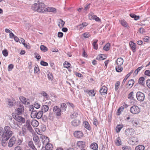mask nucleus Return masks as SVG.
<instances>
[{"instance_id": "obj_9", "label": "nucleus", "mask_w": 150, "mask_h": 150, "mask_svg": "<svg viewBox=\"0 0 150 150\" xmlns=\"http://www.w3.org/2000/svg\"><path fill=\"white\" fill-rule=\"evenodd\" d=\"M33 140L37 147L39 148L40 146V144L39 138L37 135L35 134L33 136Z\"/></svg>"}, {"instance_id": "obj_14", "label": "nucleus", "mask_w": 150, "mask_h": 150, "mask_svg": "<svg viewBox=\"0 0 150 150\" xmlns=\"http://www.w3.org/2000/svg\"><path fill=\"white\" fill-rule=\"evenodd\" d=\"M107 88L104 86L100 89L99 92L101 95H104L107 94Z\"/></svg>"}, {"instance_id": "obj_36", "label": "nucleus", "mask_w": 150, "mask_h": 150, "mask_svg": "<svg viewBox=\"0 0 150 150\" xmlns=\"http://www.w3.org/2000/svg\"><path fill=\"white\" fill-rule=\"evenodd\" d=\"M110 46V44L109 43H108L106 44L103 47V50L106 51H108L110 49L109 47Z\"/></svg>"}, {"instance_id": "obj_41", "label": "nucleus", "mask_w": 150, "mask_h": 150, "mask_svg": "<svg viewBox=\"0 0 150 150\" xmlns=\"http://www.w3.org/2000/svg\"><path fill=\"white\" fill-rule=\"evenodd\" d=\"M95 17H96V16L94 15L93 13H91L88 15V18L90 20H94Z\"/></svg>"}, {"instance_id": "obj_46", "label": "nucleus", "mask_w": 150, "mask_h": 150, "mask_svg": "<svg viewBox=\"0 0 150 150\" xmlns=\"http://www.w3.org/2000/svg\"><path fill=\"white\" fill-rule=\"evenodd\" d=\"M36 111H37L35 110L32 112L31 113L30 116L32 118H35V117H36Z\"/></svg>"}, {"instance_id": "obj_31", "label": "nucleus", "mask_w": 150, "mask_h": 150, "mask_svg": "<svg viewBox=\"0 0 150 150\" xmlns=\"http://www.w3.org/2000/svg\"><path fill=\"white\" fill-rule=\"evenodd\" d=\"M145 80V78L143 77H141L139 79V83L142 86H144V82Z\"/></svg>"}, {"instance_id": "obj_3", "label": "nucleus", "mask_w": 150, "mask_h": 150, "mask_svg": "<svg viewBox=\"0 0 150 150\" xmlns=\"http://www.w3.org/2000/svg\"><path fill=\"white\" fill-rule=\"evenodd\" d=\"M17 108L15 110L16 115H21L24 113V107L23 105L20 103L17 105Z\"/></svg>"}, {"instance_id": "obj_24", "label": "nucleus", "mask_w": 150, "mask_h": 150, "mask_svg": "<svg viewBox=\"0 0 150 150\" xmlns=\"http://www.w3.org/2000/svg\"><path fill=\"white\" fill-rule=\"evenodd\" d=\"M133 71H131L129 73L127 74L125 78L124 79L123 81L122 82V86L125 83V82H126L127 79V78L130 76L133 73Z\"/></svg>"}, {"instance_id": "obj_13", "label": "nucleus", "mask_w": 150, "mask_h": 150, "mask_svg": "<svg viewBox=\"0 0 150 150\" xmlns=\"http://www.w3.org/2000/svg\"><path fill=\"white\" fill-rule=\"evenodd\" d=\"M20 100L24 104L28 105L30 104L29 100L26 99L25 98L20 96L19 98Z\"/></svg>"}, {"instance_id": "obj_60", "label": "nucleus", "mask_w": 150, "mask_h": 150, "mask_svg": "<svg viewBox=\"0 0 150 150\" xmlns=\"http://www.w3.org/2000/svg\"><path fill=\"white\" fill-rule=\"evenodd\" d=\"M40 104L38 103H37L35 102L34 104V107L36 109H38L40 108Z\"/></svg>"}, {"instance_id": "obj_25", "label": "nucleus", "mask_w": 150, "mask_h": 150, "mask_svg": "<svg viewBox=\"0 0 150 150\" xmlns=\"http://www.w3.org/2000/svg\"><path fill=\"white\" fill-rule=\"evenodd\" d=\"M30 123L32 125L35 127H37L39 125L38 122L35 120H32Z\"/></svg>"}, {"instance_id": "obj_56", "label": "nucleus", "mask_w": 150, "mask_h": 150, "mask_svg": "<svg viewBox=\"0 0 150 150\" xmlns=\"http://www.w3.org/2000/svg\"><path fill=\"white\" fill-rule=\"evenodd\" d=\"M14 66L13 64H11L8 65V70L9 71H11L13 68Z\"/></svg>"}, {"instance_id": "obj_40", "label": "nucleus", "mask_w": 150, "mask_h": 150, "mask_svg": "<svg viewBox=\"0 0 150 150\" xmlns=\"http://www.w3.org/2000/svg\"><path fill=\"white\" fill-rule=\"evenodd\" d=\"M121 25L124 27H125L127 26V23L124 20H121L120 21Z\"/></svg>"}, {"instance_id": "obj_34", "label": "nucleus", "mask_w": 150, "mask_h": 150, "mask_svg": "<svg viewBox=\"0 0 150 150\" xmlns=\"http://www.w3.org/2000/svg\"><path fill=\"white\" fill-rule=\"evenodd\" d=\"M115 143L117 146H120L121 145V142L119 137H117L115 140Z\"/></svg>"}, {"instance_id": "obj_1", "label": "nucleus", "mask_w": 150, "mask_h": 150, "mask_svg": "<svg viewBox=\"0 0 150 150\" xmlns=\"http://www.w3.org/2000/svg\"><path fill=\"white\" fill-rule=\"evenodd\" d=\"M12 134V132L9 126H7L4 127L3 132L1 135V144L2 146H5L6 145V141L11 137Z\"/></svg>"}, {"instance_id": "obj_43", "label": "nucleus", "mask_w": 150, "mask_h": 150, "mask_svg": "<svg viewBox=\"0 0 150 150\" xmlns=\"http://www.w3.org/2000/svg\"><path fill=\"white\" fill-rule=\"evenodd\" d=\"M43 111H40L38 112L37 119H39L41 118L42 116Z\"/></svg>"}, {"instance_id": "obj_52", "label": "nucleus", "mask_w": 150, "mask_h": 150, "mask_svg": "<svg viewBox=\"0 0 150 150\" xmlns=\"http://www.w3.org/2000/svg\"><path fill=\"white\" fill-rule=\"evenodd\" d=\"M47 11L51 12H56V8H47Z\"/></svg>"}, {"instance_id": "obj_19", "label": "nucleus", "mask_w": 150, "mask_h": 150, "mask_svg": "<svg viewBox=\"0 0 150 150\" xmlns=\"http://www.w3.org/2000/svg\"><path fill=\"white\" fill-rule=\"evenodd\" d=\"M134 81L132 79L129 80L127 84L126 88H131L133 86L134 83Z\"/></svg>"}, {"instance_id": "obj_15", "label": "nucleus", "mask_w": 150, "mask_h": 150, "mask_svg": "<svg viewBox=\"0 0 150 150\" xmlns=\"http://www.w3.org/2000/svg\"><path fill=\"white\" fill-rule=\"evenodd\" d=\"M16 141V138L13 136L9 140L8 143V146L9 147L12 146L15 144Z\"/></svg>"}, {"instance_id": "obj_44", "label": "nucleus", "mask_w": 150, "mask_h": 150, "mask_svg": "<svg viewBox=\"0 0 150 150\" xmlns=\"http://www.w3.org/2000/svg\"><path fill=\"white\" fill-rule=\"evenodd\" d=\"M120 84V82L119 81L116 82L115 83V91H117L119 88V86Z\"/></svg>"}, {"instance_id": "obj_35", "label": "nucleus", "mask_w": 150, "mask_h": 150, "mask_svg": "<svg viewBox=\"0 0 150 150\" xmlns=\"http://www.w3.org/2000/svg\"><path fill=\"white\" fill-rule=\"evenodd\" d=\"M130 16L133 18H134L135 20H137L139 18V16H137L133 13H131L129 14Z\"/></svg>"}, {"instance_id": "obj_30", "label": "nucleus", "mask_w": 150, "mask_h": 150, "mask_svg": "<svg viewBox=\"0 0 150 150\" xmlns=\"http://www.w3.org/2000/svg\"><path fill=\"white\" fill-rule=\"evenodd\" d=\"M145 147L142 145H139L136 146L135 150H144Z\"/></svg>"}, {"instance_id": "obj_62", "label": "nucleus", "mask_w": 150, "mask_h": 150, "mask_svg": "<svg viewBox=\"0 0 150 150\" xmlns=\"http://www.w3.org/2000/svg\"><path fill=\"white\" fill-rule=\"evenodd\" d=\"M83 28V25H82V24L78 25L77 26V28L79 30H81Z\"/></svg>"}, {"instance_id": "obj_8", "label": "nucleus", "mask_w": 150, "mask_h": 150, "mask_svg": "<svg viewBox=\"0 0 150 150\" xmlns=\"http://www.w3.org/2000/svg\"><path fill=\"white\" fill-rule=\"evenodd\" d=\"M19 115H13V118L17 121L21 123H24L25 122V119L24 118Z\"/></svg>"}, {"instance_id": "obj_28", "label": "nucleus", "mask_w": 150, "mask_h": 150, "mask_svg": "<svg viewBox=\"0 0 150 150\" xmlns=\"http://www.w3.org/2000/svg\"><path fill=\"white\" fill-rule=\"evenodd\" d=\"M83 124L84 125L85 127L87 129L90 130L91 129V128L88 122L86 121H84Z\"/></svg>"}, {"instance_id": "obj_12", "label": "nucleus", "mask_w": 150, "mask_h": 150, "mask_svg": "<svg viewBox=\"0 0 150 150\" xmlns=\"http://www.w3.org/2000/svg\"><path fill=\"white\" fill-rule=\"evenodd\" d=\"M14 102L16 103L15 100L13 98H12L11 99H7V103L9 108H12L13 106Z\"/></svg>"}, {"instance_id": "obj_55", "label": "nucleus", "mask_w": 150, "mask_h": 150, "mask_svg": "<svg viewBox=\"0 0 150 150\" xmlns=\"http://www.w3.org/2000/svg\"><path fill=\"white\" fill-rule=\"evenodd\" d=\"M40 71L38 65H35L34 68V71L35 73H38Z\"/></svg>"}, {"instance_id": "obj_37", "label": "nucleus", "mask_w": 150, "mask_h": 150, "mask_svg": "<svg viewBox=\"0 0 150 150\" xmlns=\"http://www.w3.org/2000/svg\"><path fill=\"white\" fill-rule=\"evenodd\" d=\"M67 105L66 104L62 103L61 105V109L62 111H65L67 108Z\"/></svg>"}, {"instance_id": "obj_4", "label": "nucleus", "mask_w": 150, "mask_h": 150, "mask_svg": "<svg viewBox=\"0 0 150 150\" xmlns=\"http://www.w3.org/2000/svg\"><path fill=\"white\" fill-rule=\"evenodd\" d=\"M53 111L54 114L56 116H59L61 115L62 110L58 106H54L53 108Z\"/></svg>"}, {"instance_id": "obj_61", "label": "nucleus", "mask_w": 150, "mask_h": 150, "mask_svg": "<svg viewBox=\"0 0 150 150\" xmlns=\"http://www.w3.org/2000/svg\"><path fill=\"white\" fill-rule=\"evenodd\" d=\"M149 38L147 36H146L143 38V40L144 42H148L149 40Z\"/></svg>"}, {"instance_id": "obj_26", "label": "nucleus", "mask_w": 150, "mask_h": 150, "mask_svg": "<svg viewBox=\"0 0 150 150\" xmlns=\"http://www.w3.org/2000/svg\"><path fill=\"white\" fill-rule=\"evenodd\" d=\"M90 147L93 150H97L98 148V146L97 143L94 142L91 144Z\"/></svg>"}, {"instance_id": "obj_2", "label": "nucleus", "mask_w": 150, "mask_h": 150, "mask_svg": "<svg viewBox=\"0 0 150 150\" xmlns=\"http://www.w3.org/2000/svg\"><path fill=\"white\" fill-rule=\"evenodd\" d=\"M31 9L33 11L38 12H44L47 11V8H45V4L42 3H36L33 4Z\"/></svg>"}, {"instance_id": "obj_63", "label": "nucleus", "mask_w": 150, "mask_h": 150, "mask_svg": "<svg viewBox=\"0 0 150 150\" xmlns=\"http://www.w3.org/2000/svg\"><path fill=\"white\" fill-rule=\"evenodd\" d=\"M144 74L146 75L150 76V71L148 70H146L144 72Z\"/></svg>"}, {"instance_id": "obj_64", "label": "nucleus", "mask_w": 150, "mask_h": 150, "mask_svg": "<svg viewBox=\"0 0 150 150\" xmlns=\"http://www.w3.org/2000/svg\"><path fill=\"white\" fill-rule=\"evenodd\" d=\"M14 150H23L22 148L20 146H17L14 148Z\"/></svg>"}, {"instance_id": "obj_7", "label": "nucleus", "mask_w": 150, "mask_h": 150, "mask_svg": "<svg viewBox=\"0 0 150 150\" xmlns=\"http://www.w3.org/2000/svg\"><path fill=\"white\" fill-rule=\"evenodd\" d=\"M136 97L137 99L139 101H143L145 98L144 94L141 92H138L136 94Z\"/></svg>"}, {"instance_id": "obj_38", "label": "nucleus", "mask_w": 150, "mask_h": 150, "mask_svg": "<svg viewBox=\"0 0 150 150\" xmlns=\"http://www.w3.org/2000/svg\"><path fill=\"white\" fill-rule=\"evenodd\" d=\"M123 127L122 125H117L116 127V130L117 132L118 133L120 132Z\"/></svg>"}, {"instance_id": "obj_51", "label": "nucleus", "mask_w": 150, "mask_h": 150, "mask_svg": "<svg viewBox=\"0 0 150 150\" xmlns=\"http://www.w3.org/2000/svg\"><path fill=\"white\" fill-rule=\"evenodd\" d=\"M124 109V107H122V106H121L117 110V115H119L121 111H122Z\"/></svg>"}, {"instance_id": "obj_29", "label": "nucleus", "mask_w": 150, "mask_h": 150, "mask_svg": "<svg viewBox=\"0 0 150 150\" xmlns=\"http://www.w3.org/2000/svg\"><path fill=\"white\" fill-rule=\"evenodd\" d=\"M86 92L89 95L92 96H94L96 94V92L94 90H91L90 91L87 90Z\"/></svg>"}, {"instance_id": "obj_45", "label": "nucleus", "mask_w": 150, "mask_h": 150, "mask_svg": "<svg viewBox=\"0 0 150 150\" xmlns=\"http://www.w3.org/2000/svg\"><path fill=\"white\" fill-rule=\"evenodd\" d=\"M116 71L117 72H120L123 70V68L120 66H117L116 67Z\"/></svg>"}, {"instance_id": "obj_32", "label": "nucleus", "mask_w": 150, "mask_h": 150, "mask_svg": "<svg viewBox=\"0 0 150 150\" xmlns=\"http://www.w3.org/2000/svg\"><path fill=\"white\" fill-rule=\"evenodd\" d=\"M59 24H58V25L59 27L61 28L64 26V24H65V22L62 19H60L59 20Z\"/></svg>"}, {"instance_id": "obj_58", "label": "nucleus", "mask_w": 150, "mask_h": 150, "mask_svg": "<svg viewBox=\"0 0 150 150\" xmlns=\"http://www.w3.org/2000/svg\"><path fill=\"white\" fill-rule=\"evenodd\" d=\"M40 64L41 65L44 66H47L48 65V64L47 62H45L43 61H41L40 62Z\"/></svg>"}, {"instance_id": "obj_16", "label": "nucleus", "mask_w": 150, "mask_h": 150, "mask_svg": "<svg viewBox=\"0 0 150 150\" xmlns=\"http://www.w3.org/2000/svg\"><path fill=\"white\" fill-rule=\"evenodd\" d=\"M129 44L133 52H134L136 51V44L133 42L132 41H130Z\"/></svg>"}, {"instance_id": "obj_17", "label": "nucleus", "mask_w": 150, "mask_h": 150, "mask_svg": "<svg viewBox=\"0 0 150 150\" xmlns=\"http://www.w3.org/2000/svg\"><path fill=\"white\" fill-rule=\"evenodd\" d=\"M27 133V130L25 127H22V130L19 131V134L21 136H24Z\"/></svg>"}, {"instance_id": "obj_59", "label": "nucleus", "mask_w": 150, "mask_h": 150, "mask_svg": "<svg viewBox=\"0 0 150 150\" xmlns=\"http://www.w3.org/2000/svg\"><path fill=\"white\" fill-rule=\"evenodd\" d=\"M48 77L49 79L52 81L53 79V76L52 73H49L48 74Z\"/></svg>"}, {"instance_id": "obj_33", "label": "nucleus", "mask_w": 150, "mask_h": 150, "mask_svg": "<svg viewBox=\"0 0 150 150\" xmlns=\"http://www.w3.org/2000/svg\"><path fill=\"white\" fill-rule=\"evenodd\" d=\"M98 40H95L94 42L92 43V45L93 47V48L96 50H97L98 49V45L97 44Z\"/></svg>"}, {"instance_id": "obj_49", "label": "nucleus", "mask_w": 150, "mask_h": 150, "mask_svg": "<svg viewBox=\"0 0 150 150\" xmlns=\"http://www.w3.org/2000/svg\"><path fill=\"white\" fill-rule=\"evenodd\" d=\"M82 35L85 38H88L91 36V35L89 33H85L82 34Z\"/></svg>"}, {"instance_id": "obj_27", "label": "nucleus", "mask_w": 150, "mask_h": 150, "mask_svg": "<svg viewBox=\"0 0 150 150\" xmlns=\"http://www.w3.org/2000/svg\"><path fill=\"white\" fill-rule=\"evenodd\" d=\"M49 108V107L48 105H44L42 106L41 107V111H43V112H46L48 111Z\"/></svg>"}, {"instance_id": "obj_21", "label": "nucleus", "mask_w": 150, "mask_h": 150, "mask_svg": "<svg viewBox=\"0 0 150 150\" xmlns=\"http://www.w3.org/2000/svg\"><path fill=\"white\" fill-rule=\"evenodd\" d=\"M123 62V58L121 57L118 58L116 61L117 65L118 66H121L122 65Z\"/></svg>"}, {"instance_id": "obj_11", "label": "nucleus", "mask_w": 150, "mask_h": 150, "mask_svg": "<svg viewBox=\"0 0 150 150\" xmlns=\"http://www.w3.org/2000/svg\"><path fill=\"white\" fill-rule=\"evenodd\" d=\"M134 130L132 128H128L126 129L125 131V134L128 136H130L134 134Z\"/></svg>"}, {"instance_id": "obj_39", "label": "nucleus", "mask_w": 150, "mask_h": 150, "mask_svg": "<svg viewBox=\"0 0 150 150\" xmlns=\"http://www.w3.org/2000/svg\"><path fill=\"white\" fill-rule=\"evenodd\" d=\"M40 50L44 52H46L47 51L48 48L44 45H41L40 46Z\"/></svg>"}, {"instance_id": "obj_54", "label": "nucleus", "mask_w": 150, "mask_h": 150, "mask_svg": "<svg viewBox=\"0 0 150 150\" xmlns=\"http://www.w3.org/2000/svg\"><path fill=\"white\" fill-rule=\"evenodd\" d=\"M41 94L45 98L48 99L49 97V96L48 94L45 91H42L41 93Z\"/></svg>"}, {"instance_id": "obj_20", "label": "nucleus", "mask_w": 150, "mask_h": 150, "mask_svg": "<svg viewBox=\"0 0 150 150\" xmlns=\"http://www.w3.org/2000/svg\"><path fill=\"white\" fill-rule=\"evenodd\" d=\"M132 122L133 125L135 127H138L140 126V124L139 121L136 120H132Z\"/></svg>"}, {"instance_id": "obj_42", "label": "nucleus", "mask_w": 150, "mask_h": 150, "mask_svg": "<svg viewBox=\"0 0 150 150\" xmlns=\"http://www.w3.org/2000/svg\"><path fill=\"white\" fill-rule=\"evenodd\" d=\"M25 127H26L27 129L28 130H29L31 133H33V132L34 130L33 129L31 125H29L27 126H25Z\"/></svg>"}, {"instance_id": "obj_48", "label": "nucleus", "mask_w": 150, "mask_h": 150, "mask_svg": "<svg viewBox=\"0 0 150 150\" xmlns=\"http://www.w3.org/2000/svg\"><path fill=\"white\" fill-rule=\"evenodd\" d=\"M133 94L134 92L133 91L131 92L128 95V98L129 99H134Z\"/></svg>"}, {"instance_id": "obj_18", "label": "nucleus", "mask_w": 150, "mask_h": 150, "mask_svg": "<svg viewBox=\"0 0 150 150\" xmlns=\"http://www.w3.org/2000/svg\"><path fill=\"white\" fill-rule=\"evenodd\" d=\"M81 122L78 120L75 119L71 122L72 125L74 127H77L80 124Z\"/></svg>"}, {"instance_id": "obj_53", "label": "nucleus", "mask_w": 150, "mask_h": 150, "mask_svg": "<svg viewBox=\"0 0 150 150\" xmlns=\"http://www.w3.org/2000/svg\"><path fill=\"white\" fill-rule=\"evenodd\" d=\"M2 54L4 57H7L8 54V52L7 50L5 49L2 51Z\"/></svg>"}, {"instance_id": "obj_23", "label": "nucleus", "mask_w": 150, "mask_h": 150, "mask_svg": "<svg viewBox=\"0 0 150 150\" xmlns=\"http://www.w3.org/2000/svg\"><path fill=\"white\" fill-rule=\"evenodd\" d=\"M28 145L30 148L33 150H37V149L34 145L32 141H30L28 142Z\"/></svg>"}, {"instance_id": "obj_57", "label": "nucleus", "mask_w": 150, "mask_h": 150, "mask_svg": "<svg viewBox=\"0 0 150 150\" xmlns=\"http://www.w3.org/2000/svg\"><path fill=\"white\" fill-rule=\"evenodd\" d=\"M93 124L94 125L97 126V125L98 124V121L97 119H96L94 118L93 119Z\"/></svg>"}, {"instance_id": "obj_50", "label": "nucleus", "mask_w": 150, "mask_h": 150, "mask_svg": "<svg viewBox=\"0 0 150 150\" xmlns=\"http://www.w3.org/2000/svg\"><path fill=\"white\" fill-rule=\"evenodd\" d=\"M63 65L64 67L67 68H69L71 66V64L67 61H65L64 62Z\"/></svg>"}, {"instance_id": "obj_10", "label": "nucleus", "mask_w": 150, "mask_h": 150, "mask_svg": "<svg viewBox=\"0 0 150 150\" xmlns=\"http://www.w3.org/2000/svg\"><path fill=\"white\" fill-rule=\"evenodd\" d=\"M74 135L75 137L80 138L83 137V134L81 131H76L74 132Z\"/></svg>"}, {"instance_id": "obj_22", "label": "nucleus", "mask_w": 150, "mask_h": 150, "mask_svg": "<svg viewBox=\"0 0 150 150\" xmlns=\"http://www.w3.org/2000/svg\"><path fill=\"white\" fill-rule=\"evenodd\" d=\"M106 57L104 54H99L96 57V59L102 60L106 59Z\"/></svg>"}, {"instance_id": "obj_6", "label": "nucleus", "mask_w": 150, "mask_h": 150, "mask_svg": "<svg viewBox=\"0 0 150 150\" xmlns=\"http://www.w3.org/2000/svg\"><path fill=\"white\" fill-rule=\"evenodd\" d=\"M129 144L132 145H136L138 143V138L135 137H132L128 141Z\"/></svg>"}, {"instance_id": "obj_47", "label": "nucleus", "mask_w": 150, "mask_h": 150, "mask_svg": "<svg viewBox=\"0 0 150 150\" xmlns=\"http://www.w3.org/2000/svg\"><path fill=\"white\" fill-rule=\"evenodd\" d=\"M46 150H49L50 149H52L53 147V145L51 144H48L46 146Z\"/></svg>"}, {"instance_id": "obj_5", "label": "nucleus", "mask_w": 150, "mask_h": 150, "mask_svg": "<svg viewBox=\"0 0 150 150\" xmlns=\"http://www.w3.org/2000/svg\"><path fill=\"white\" fill-rule=\"evenodd\" d=\"M130 112L134 114H137L140 112V109L137 105H133L130 108Z\"/></svg>"}]
</instances>
